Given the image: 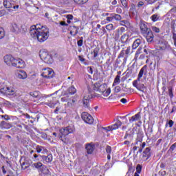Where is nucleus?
I'll return each instance as SVG.
<instances>
[{"label":"nucleus","mask_w":176,"mask_h":176,"mask_svg":"<svg viewBox=\"0 0 176 176\" xmlns=\"http://www.w3.org/2000/svg\"><path fill=\"white\" fill-rule=\"evenodd\" d=\"M87 71L89 74H91L92 75L93 74V68H91V67H87Z\"/></svg>","instance_id":"nucleus-64"},{"label":"nucleus","mask_w":176,"mask_h":176,"mask_svg":"<svg viewBox=\"0 0 176 176\" xmlns=\"http://www.w3.org/2000/svg\"><path fill=\"white\" fill-rule=\"evenodd\" d=\"M65 17L67 19V20H74V16L72 14H67L65 16Z\"/></svg>","instance_id":"nucleus-58"},{"label":"nucleus","mask_w":176,"mask_h":176,"mask_svg":"<svg viewBox=\"0 0 176 176\" xmlns=\"http://www.w3.org/2000/svg\"><path fill=\"white\" fill-rule=\"evenodd\" d=\"M144 36L146 38L147 42L151 43L153 41V33H152V30H148L146 33H144Z\"/></svg>","instance_id":"nucleus-15"},{"label":"nucleus","mask_w":176,"mask_h":176,"mask_svg":"<svg viewBox=\"0 0 176 176\" xmlns=\"http://www.w3.org/2000/svg\"><path fill=\"white\" fill-rule=\"evenodd\" d=\"M175 148H176V142L170 146V149L171 151H174V149H175Z\"/></svg>","instance_id":"nucleus-63"},{"label":"nucleus","mask_w":176,"mask_h":176,"mask_svg":"<svg viewBox=\"0 0 176 176\" xmlns=\"http://www.w3.org/2000/svg\"><path fill=\"white\" fill-rule=\"evenodd\" d=\"M107 87L108 85L106 83L100 85V82H96L94 84V90L95 91H99V93H102V91L107 90Z\"/></svg>","instance_id":"nucleus-9"},{"label":"nucleus","mask_w":176,"mask_h":176,"mask_svg":"<svg viewBox=\"0 0 176 176\" xmlns=\"http://www.w3.org/2000/svg\"><path fill=\"white\" fill-rule=\"evenodd\" d=\"M125 52V54L126 56H129V54H131V47H127L126 50L124 51Z\"/></svg>","instance_id":"nucleus-50"},{"label":"nucleus","mask_w":176,"mask_h":176,"mask_svg":"<svg viewBox=\"0 0 176 176\" xmlns=\"http://www.w3.org/2000/svg\"><path fill=\"white\" fill-rule=\"evenodd\" d=\"M43 150H45V147L42 146L38 145L36 146V151L37 153H41V152H42Z\"/></svg>","instance_id":"nucleus-40"},{"label":"nucleus","mask_w":176,"mask_h":176,"mask_svg":"<svg viewBox=\"0 0 176 176\" xmlns=\"http://www.w3.org/2000/svg\"><path fill=\"white\" fill-rule=\"evenodd\" d=\"M30 163L27 162H23L21 164V167L23 170H27V168H28V167H30Z\"/></svg>","instance_id":"nucleus-38"},{"label":"nucleus","mask_w":176,"mask_h":176,"mask_svg":"<svg viewBox=\"0 0 176 176\" xmlns=\"http://www.w3.org/2000/svg\"><path fill=\"white\" fill-rule=\"evenodd\" d=\"M43 164L42 162H35L32 164V167L36 168L37 170H40L43 167Z\"/></svg>","instance_id":"nucleus-27"},{"label":"nucleus","mask_w":176,"mask_h":176,"mask_svg":"<svg viewBox=\"0 0 176 176\" xmlns=\"http://www.w3.org/2000/svg\"><path fill=\"white\" fill-rule=\"evenodd\" d=\"M3 5L6 9H10L13 8V1L12 0H4Z\"/></svg>","instance_id":"nucleus-21"},{"label":"nucleus","mask_w":176,"mask_h":176,"mask_svg":"<svg viewBox=\"0 0 176 176\" xmlns=\"http://www.w3.org/2000/svg\"><path fill=\"white\" fill-rule=\"evenodd\" d=\"M166 174H167V173L166 172V170H160L159 172V175H161V176H165Z\"/></svg>","instance_id":"nucleus-60"},{"label":"nucleus","mask_w":176,"mask_h":176,"mask_svg":"<svg viewBox=\"0 0 176 176\" xmlns=\"http://www.w3.org/2000/svg\"><path fill=\"white\" fill-rule=\"evenodd\" d=\"M110 16H113V19L120 21L122 20V16L118 14H110Z\"/></svg>","instance_id":"nucleus-37"},{"label":"nucleus","mask_w":176,"mask_h":176,"mask_svg":"<svg viewBox=\"0 0 176 176\" xmlns=\"http://www.w3.org/2000/svg\"><path fill=\"white\" fill-rule=\"evenodd\" d=\"M148 5H152V3H155L156 2V0H145Z\"/></svg>","instance_id":"nucleus-59"},{"label":"nucleus","mask_w":176,"mask_h":176,"mask_svg":"<svg viewBox=\"0 0 176 176\" xmlns=\"http://www.w3.org/2000/svg\"><path fill=\"white\" fill-rule=\"evenodd\" d=\"M151 147H146L145 150L143 151L142 155L140 156V159L143 162H146L149 157H151Z\"/></svg>","instance_id":"nucleus-10"},{"label":"nucleus","mask_w":176,"mask_h":176,"mask_svg":"<svg viewBox=\"0 0 176 176\" xmlns=\"http://www.w3.org/2000/svg\"><path fill=\"white\" fill-rule=\"evenodd\" d=\"M142 50V47L140 46V47L138 48V51L135 53V58H138L139 54H141V53H142V52H141Z\"/></svg>","instance_id":"nucleus-44"},{"label":"nucleus","mask_w":176,"mask_h":176,"mask_svg":"<svg viewBox=\"0 0 176 176\" xmlns=\"http://www.w3.org/2000/svg\"><path fill=\"white\" fill-rule=\"evenodd\" d=\"M43 160H45L46 163H52L53 162V155L52 154H49L47 156L42 155Z\"/></svg>","instance_id":"nucleus-23"},{"label":"nucleus","mask_w":176,"mask_h":176,"mask_svg":"<svg viewBox=\"0 0 176 176\" xmlns=\"http://www.w3.org/2000/svg\"><path fill=\"white\" fill-rule=\"evenodd\" d=\"M101 94L103 96V97H108L109 94H111V87H107L104 91L101 92Z\"/></svg>","instance_id":"nucleus-29"},{"label":"nucleus","mask_w":176,"mask_h":176,"mask_svg":"<svg viewBox=\"0 0 176 176\" xmlns=\"http://www.w3.org/2000/svg\"><path fill=\"white\" fill-rule=\"evenodd\" d=\"M170 45L167 44V43H161L159 44L158 50H166V49H168Z\"/></svg>","instance_id":"nucleus-24"},{"label":"nucleus","mask_w":176,"mask_h":176,"mask_svg":"<svg viewBox=\"0 0 176 176\" xmlns=\"http://www.w3.org/2000/svg\"><path fill=\"white\" fill-rule=\"evenodd\" d=\"M30 96L34 98H41V93L39 91H33L30 93Z\"/></svg>","instance_id":"nucleus-33"},{"label":"nucleus","mask_w":176,"mask_h":176,"mask_svg":"<svg viewBox=\"0 0 176 176\" xmlns=\"http://www.w3.org/2000/svg\"><path fill=\"white\" fill-rule=\"evenodd\" d=\"M168 96L170 98H174V93L173 92V87H168Z\"/></svg>","instance_id":"nucleus-36"},{"label":"nucleus","mask_w":176,"mask_h":176,"mask_svg":"<svg viewBox=\"0 0 176 176\" xmlns=\"http://www.w3.org/2000/svg\"><path fill=\"white\" fill-rule=\"evenodd\" d=\"M121 3L124 8H127V1L121 0Z\"/></svg>","instance_id":"nucleus-56"},{"label":"nucleus","mask_w":176,"mask_h":176,"mask_svg":"<svg viewBox=\"0 0 176 176\" xmlns=\"http://www.w3.org/2000/svg\"><path fill=\"white\" fill-rule=\"evenodd\" d=\"M127 39H129V36L126 34H124L120 38L122 43H126L127 42Z\"/></svg>","instance_id":"nucleus-35"},{"label":"nucleus","mask_w":176,"mask_h":176,"mask_svg":"<svg viewBox=\"0 0 176 176\" xmlns=\"http://www.w3.org/2000/svg\"><path fill=\"white\" fill-rule=\"evenodd\" d=\"M12 127H13V125L9 122L5 121L0 122V129H1V130H9V129H12Z\"/></svg>","instance_id":"nucleus-14"},{"label":"nucleus","mask_w":176,"mask_h":176,"mask_svg":"<svg viewBox=\"0 0 176 176\" xmlns=\"http://www.w3.org/2000/svg\"><path fill=\"white\" fill-rule=\"evenodd\" d=\"M75 93H76V89L75 88V87L72 86L67 89L65 92V96H68V94H69L70 96H74Z\"/></svg>","instance_id":"nucleus-20"},{"label":"nucleus","mask_w":176,"mask_h":176,"mask_svg":"<svg viewBox=\"0 0 176 176\" xmlns=\"http://www.w3.org/2000/svg\"><path fill=\"white\" fill-rule=\"evenodd\" d=\"M11 31L14 34H20V32H21V26L19 25L16 23H13L11 24Z\"/></svg>","instance_id":"nucleus-12"},{"label":"nucleus","mask_w":176,"mask_h":176,"mask_svg":"<svg viewBox=\"0 0 176 176\" xmlns=\"http://www.w3.org/2000/svg\"><path fill=\"white\" fill-rule=\"evenodd\" d=\"M1 92L7 96H13L14 94V87H3L1 89Z\"/></svg>","instance_id":"nucleus-11"},{"label":"nucleus","mask_w":176,"mask_h":176,"mask_svg":"<svg viewBox=\"0 0 176 176\" xmlns=\"http://www.w3.org/2000/svg\"><path fill=\"white\" fill-rule=\"evenodd\" d=\"M145 71V68L142 67L139 74L137 80H135L133 82V87H135L138 90L140 91H142V93H145V91L146 90V87L144 84L138 83L140 80H141V78L144 76V72Z\"/></svg>","instance_id":"nucleus-4"},{"label":"nucleus","mask_w":176,"mask_h":176,"mask_svg":"<svg viewBox=\"0 0 176 176\" xmlns=\"http://www.w3.org/2000/svg\"><path fill=\"white\" fill-rule=\"evenodd\" d=\"M27 73L23 70H19L18 73V78L19 79H27Z\"/></svg>","instance_id":"nucleus-26"},{"label":"nucleus","mask_w":176,"mask_h":176,"mask_svg":"<svg viewBox=\"0 0 176 176\" xmlns=\"http://www.w3.org/2000/svg\"><path fill=\"white\" fill-rule=\"evenodd\" d=\"M85 149L88 155H91L94 152V144L93 143L86 144Z\"/></svg>","instance_id":"nucleus-16"},{"label":"nucleus","mask_w":176,"mask_h":176,"mask_svg":"<svg viewBox=\"0 0 176 176\" xmlns=\"http://www.w3.org/2000/svg\"><path fill=\"white\" fill-rule=\"evenodd\" d=\"M59 140L64 142V144H68V142H69L68 135L75 133V126H68L65 128H62L59 130Z\"/></svg>","instance_id":"nucleus-2"},{"label":"nucleus","mask_w":176,"mask_h":176,"mask_svg":"<svg viewBox=\"0 0 176 176\" xmlns=\"http://www.w3.org/2000/svg\"><path fill=\"white\" fill-rule=\"evenodd\" d=\"M173 126H174V121H173L172 120H170L165 124L166 127H170V129H171V127H173Z\"/></svg>","instance_id":"nucleus-39"},{"label":"nucleus","mask_w":176,"mask_h":176,"mask_svg":"<svg viewBox=\"0 0 176 176\" xmlns=\"http://www.w3.org/2000/svg\"><path fill=\"white\" fill-rule=\"evenodd\" d=\"M91 56L92 58H96V57L98 56V52L97 51V50H94V51L91 52Z\"/></svg>","instance_id":"nucleus-42"},{"label":"nucleus","mask_w":176,"mask_h":176,"mask_svg":"<svg viewBox=\"0 0 176 176\" xmlns=\"http://www.w3.org/2000/svg\"><path fill=\"white\" fill-rule=\"evenodd\" d=\"M49 34V29L41 24L33 25L30 29V34L32 38L37 39L41 43L47 41Z\"/></svg>","instance_id":"nucleus-1"},{"label":"nucleus","mask_w":176,"mask_h":176,"mask_svg":"<svg viewBox=\"0 0 176 176\" xmlns=\"http://www.w3.org/2000/svg\"><path fill=\"white\" fill-rule=\"evenodd\" d=\"M168 137L169 138H170L171 140H173L174 138V137H175V133H174V132L171 131V132H169L168 133Z\"/></svg>","instance_id":"nucleus-51"},{"label":"nucleus","mask_w":176,"mask_h":176,"mask_svg":"<svg viewBox=\"0 0 176 176\" xmlns=\"http://www.w3.org/2000/svg\"><path fill=\"white\" fill-rule=\"evenodd\" d=\"M40 58L45 63V64H53V57L45 50H42L39 52Z\"/></svg>","instance_id":"nucleus-5"},{"label":"nucleus","mask_w":176,"mask_h":176,"mask_svg":"<svg viewBox=\"0 0 176 176\" xmlns=\"http://www.w3.org/2000/svg\"><path fill=\"white\" fill-rule=\"evenodd\" d=\"M4 62L9 67H10V65H12V67H21V65L24 67L25 65V62H24L23 59L21 58L16 59L12 55H6L4 56Z\"/></svg>","instance_id":"nucleus-3"},{"label":"nucleus","mask_w":176,"mask_h":176,"mask_svg":"<svg viewBox=\"0 0 176 176\" xmlns=\"http://www.w3.org/2000/svg\"><path fill=\"white\" fill-rule=\"evenodd\" d=\"M129 123H133L134 122H139V123H142L141 122V112H138L135 114L131 118H129Z\"/></svg>","instance_id":"nucleus-13"},{"label":"nucleus","mask_w":176,"mask_h":176,"mask_svg":"<svg viewBox=\"0 0 176 176\" xmlns=\"http://www.w3.org/2000/svg\"><path fill=\"white\" fill-rule=\"evenodd\" d=\"M142 170V166H141V164H138L136 166V173H138V174H140Z\"/></svg>","instance_id":"nucleus-49"},{"label":"nucleus","mask_w":176,"mask_h":176,"mask_svg":"<svg viewBox=\"0 0 176 176\" xmlns=\"http://www.w3.org/2000/svg\"><path fill=\"white\" fill-rule=\"evenodd\" d=\"M122 90V88L120 87V86H116L114 88V92L115 93H120V91Z\"/></svg>","instance_id":"nucleus-53"},{"label":"nucleus","mask_w":176,"mask_h":176,"mask_svg":"<svg viewBox=\"0 0 176 176\" xmlns=\"http://www.w3.org/2000/svg\"><path fill=\"white\" fill-rule=\"evenodd\" d=\"M78 28L76 26H72L71 28V31H70V35H73V36H75L76 34H78Z\"/></svg>","instance_id":"nucleus-31"},{"label":"nucleus","mask_w":176,"mask_h":176,"mask_svg":"<svg viewBox=\"0 0 176 176\" xmlns=\"http://www.w3.org/2000/svg\"><path fill=\"white\" fill-rule=\"evenodd\" d=\"M111 16H107L106 20L107 21H108L109 23H110L111 21H112L113 20V15H110Z\"/></svg>","instance_id":"nucleus-57"},{"label":"nucleus","mask_w":176,"mask_h":176,"mask_svg":"<svg viewBox=\"0 0 176 176\" xmlns=\"http://www.w3.org/2000/svg\"><path fill=\"white\" fill-rule=\"evenodd\" d=\"M75 3H78V5H83L86 3L89 0H74Z\"/></svg>","instance_id":"nucleus-41"},{"label":"nucleus","mask_w":176,"mask_h":176,"mask_svg":"<svg viewBox=\"0 0 176 176\" xmlns=\"http://www.w3.org/2000/svg\"><path fill=\"white\" fill-rule=\"evenodd\" d=\"M113 38L115 41H119V38H120V30H116L113 33Z\"/></svg>","instance_id":"nucleus-30"},{"label":"nucleus","mask_w":176,"mask_h":176,"mask_svg":"<svg viewBox=\"0 0 176 176\" xmlns=\"http://www.w3.org/2000/svg\"><path fill=\"white\" fill-rule=\"evenodd\" d=\"M41 76L45 79H52L54 76V71L50 67H45L43 69Z\"/></svg>","instance_id":"nucleus-6"},{"label":"nucleus","mask_w":176,"mask_h":176,"mask_svg":"<svg viewBox=\"0 0 176 176\" xmlns=\"http://www.w3.org/2000/svg\"><path fill=\"white\" fill-rule=\"evenodd\" d=\"M152 30L153 31H154V32H157V33L160 32V29H159V28H156V26H153Z\"/></svg>","instance_id":"nucleus-55"},{"label":"nucleus","mask_w":176,"mask_h":176,"mask_svg":"<svg viewBox=\"0 0 176 176\" xmlns=\"http://www.w3.org/2000/svg\"><path fill=\"white\" fill-rule=\"evenodd\" d=\"M60 100V96H56L52 97V99L50 100L48 102L45 103V105H47V107H50V108H55L56 105L58 104H60V102L58 101Z\"/></svg>","instance_id":"nucleus-8"},{"label":"nucleus","mask_w":176,"mask_h":176,"mask_svg":"<svg viewBox=\"0 0 176 176\" xmlns=\"http://www.w3.org/2000/svg\"><path fill=\"white\" fill-rule=\"evenodd\" d=\"M106 30H107V31H112L113 30H115V28H113V24L110 23L106 25Z\"/></svg>","instance_id":"nucleus-46"},{"label":"nucleus","mask_w":176,"mask_h":176,"mask_svg":"<svg viewBox=\"0 0 176 176\" xmlns=\"http://www.w3.org/2000/svg\"><path fill=\"white\" fill-rule=\"evenodd\" d=\"M141 42H142V41L140 38H137L136 40H135L132 45V49L133 50H135V49H137V47H138V46H140V45H141Z\"/></svg>","instance_id":"nucleus-25"},{"label":"nucleus","mask_w":176,"mask_h":176,"mask_svg":"<svg viewBox=\"0 0 176 176\" xmlns=\"http://www.w3.org/2000/svg\"><path fill=\"white\" fill-rule=\"evenodd\" d=\"M40 171L41 174H43V175H45V176L52 175V173L50 172L49 168H47V166L45 165L40 169Z\"/></svg>","instance_id":"nucleus-18"},{"label":"nucleus","mask_w":176,"mask_h":176,"mask_svg":"<svg viewBox=\"0 0 176 176\" xmlns=\"http://www.w3.org/2000/svg\"><path fill=\"white\" fill-rule=\"evenodd\" d=\"M75 102H76V100L70 99L69 101L67 102V105L69 107H72V105H74V104H75Z\"/></svg>","instance_id":"nucleus-48"},{"label":"nucleus","mask_w":176,"mask_h":176,"mask_svg":"<svg viewBox=\"0 0 176 176\" xmlns=\"http://www.w3.org/2000/svg\"><path fill=\"white\" fill-rule=\"evenodd\" d=\"M91 96L90 95H85L83 98V106L85 108H89V101Z\"/></svg>","instance_id":"nucleus-17"},{"label":"nucleus","mask_w":176,"mask_h":176,"mask_svg":"<svg viewBox=\"0 0 176 176\" xmlns=\"http://www.w3.org/2000/svg\"><path fill=\"white\" fill-rule=\"evenodd\" d=\"M166 164L164 162H161L160 167V168H166Z\"/></svg>","instance_id":"nucleus-62"},{"label":"nucleus","mask_w":176,"mask_h":176,"mask_svg":"<svg viewBox=\"0 0 176 176\" xmlns=\"http://www.w3.org/2000/svg\"><path fill=\"white\" fill-rule=\"evenodd\" d=\"M120 83V76L117 75L114 79L113 86H116V85H119Z\"/></svg>","instance_id":"nucleus-34"},{"label":"nucleus","mask_w":176,"mask_h":176,"mask_svg":"<svg viewBox=\"0 0 176 176\" xmlns=\"http://www.w3.org/2000/svg\"><path fill=\"white\" fill-rule=\"evenodd\" d=\"M1 118H4L5 120H10V117H9V116H8V115H3V116H1Z\"/></svg>","instance_id":"nucleus-61"},{"label":"nucleus","mask_w":176,"mask_h":176,"mask_svg":"<svg viewBox=\"0 0 176 176\" xmlns=\"http://www.w3.org/2000/svg\"><path fill=\"white\" fill-rule=\"evenodd\" d=\"M151 20L153 23H156V21H159V20H160V16H159V15H157V14H154L151 16Z\"/></svg>","instance_id":"nucleus-32"},{"label":"nucleus","mask_w":176,"mask_h":176,"mask_svg":"<svg viewBox=\"0 0 176 176\" xmlns=\"http://www.w3.org/2000/svg\"><path fill=\"white\" fill-rule=\"evenodd\" d=\"M124 50H122L121 52L120 53V55L118 56V58L117 59V62L119 61V58L124 57Z\"/></svg>","instance_id":"nucleus-52"},{"label":"nucleus","mask_w":176,"mask_h":176,"mask_svg":"<svg viewBox=\"0 0 176 176\" xmlns=\"http://www.w3.org/2000/svg\"><path fill=\"white\" fill-rule=\"evenodd\" d=\"M122 124V121L118 120L114 124H112L111 126H110L111 129V131H113V130H118V129H119V127H120Z\"/></svg>","instance_id":"nucleus-22"},{"label":"nucleus","mask_w":176,"mask_h":176,"mask_svg":"<svg viewBox=\"0 0 176 176\" xmlns=\"http://www.w3.org/2000/svg\"><path fill=\"white\" fill-rule=\"evenodd\" d=\"M5 38V30L3 28H0V39Z\"/></svg>","instance_id":"nucleus-45"},{"label":"nucleus","mask_w":176,"mask_h":176,"mask_svg":"<svg viewBox=\"0 0 176 176\" xmlns=\"http://www.w3.org/2000/svg\"><path fill=\"white\" fill-rule=\"evenodd\" d=\"M106 153L111 154L112 153V147L109 145H107L105 148Z\"/></svg>","instance_id":"nucleus-43"},{"label":"nucleus","mask_w":176,"mask_h":176,"mask_svg":"<svg viewBox=\"0 0 176 176\" xmlns=\"http://www.w3.org/2000/svg\"><path fill=\"white\" fill-rule=\"evenodd\" d=\"M140 25L141 32L143 34H146L148 31L151 30V29L148 28V26L144 22H141Z\"/></svg>","instance_id":"nucleus-19"},{"label":"nucleus","mask_w":176,"mask_h":176,"mask_svg":"<svg viewBox=\"0 0 176 176\" xmlns=\"http://www.w3.org/2000/svg\"><path fill=\"white\" fill-rule=\"evenodd\" d=\"M129 13L131 15L133 16V17H135V19H137V17H138L137 10H135V8H134V7L130 8Z\"/></svg>","instance_id":"nucleus-28"},{"label":"nucleus","mask_w":176,"mask_h":176,"mask_svg":"<svg viewBox=\"0 0 176 176\" xmlns=\"http://www.w3.org/2000/svg\"><path fill=\"white\" fill-rule=\"evenodd\" d=\"M81 118L82 120L88 124H93V123H94V118H93L91 115L89 114L87 112H82Z\"/></svg>","instance_id":"nucleus-7"},{"label":"nucleus","mask_w":176,"mask_h":176,"mask_svg":"<svg viewBox=\"0 0 176 176\" xmlns=\"http://www.w3.org/2000/svg\"><path fill=\"white\" fill-rule=\"evenodd\" d=\"M33 162H39V155L33 154V157H32Z\"/></svg>","instance_id":"nucleus-47"},{"label":"nucleus","mask_w":176,"mask_h":176,"mask_svg":"<svg viewBox=\"0 0 176 176\" xmlns=\"http://www.w3.org/2000/svg\"><path fill=\"white\" fill-rule=\"evenodd\" d=\"M103 130H105L106 133H108V131H112V129L111 128V126H107V127H102Z\"/></svg>","instance_id":"nucleus-54"}]
</instances>
